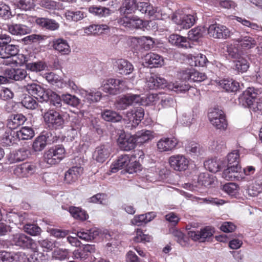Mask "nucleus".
<instances>
[{
    "instance_id": "f03ea898",
    "label": "nucleus",
    "mask_w": 262,
    "mask_h": 262,
    "mask_svg": "<svg viewBox=\"0 0 262 262\" xmlns=\"http://www.w3.org/2000/svg\"><path fill=\"white\" fill-rule=\"evenodd\" d=\"M11 41V38L9 35L6 34L0 35V58L10 59L5 63L7 65L13 62L11 58L17 55L19 52L18 46L9 44Z\"/></svg>"
},
{
    "instance_id": "338daca9",
    "label": "nucleus",
    "mask_w": 262,
    "mask_h": 262,
    "mask_svg": "<svg viewBox=\"0 0 262 262\" xmlns=\"http://www.w3.org/2000/svg\"><path fill=\"white\" fill-rule=\"evenodd\" d=\"M138 42L142 44L143 48L145 50H149L153 47L155 43L152 38L147 36L141 37Z\"/></svg>"
},
{
    "instance_id": "4c0bfd02",
    "label": "nucleus",
    "mask_w": 262,
    "mask_h": 262,
    "mask_svg": "<svg viewBox=\"0 0 262 262\" xmlns=\"http://www.w3.org/2000/svg\"><path fill=\"white\" fill-rule=\"evenodd\" d=\"M69 211L75 219L81 221H85L89 217L86 212L79 207L71 206L69 208Z\"/></svg>"
},
{
    "instance_id": "3c124183",
    "label": "nucleus",
    "mask_w": 262,
    "mask_h": 262,
    "mask_svg": "<svg viewBox=\"0 0 262 262\" xmlns=\"http://www.w3.org/2000/svg\"><path fill=\"white\" fill-rule=\"evenodd\" d=\"M191 66H199V67H204L206 63L208 62V60L205 55L199 53L195 54L191 57Z\"/></svg>"
},
{
    "instance_id": "4468645a",
    "label": "nucleus",
    "mask_w": 262,
    "mask_h": 262,
    "mask_svg": "<svg viewBox=\"0 0 262 262\" xmlns=\"http://www.w3.org/2000/svg\"><path fill=\"white\" fill-rule=\"evenodd\" d=\"M117 143L119 147L123 150L129 151L135 148V141L133 136L126 134L124 130H119L117 133Z\"/></svg>"
},
{
    "instance_id": "9d476101",
    "label": "nucleus",
    "mask_w": 262,
    "mask_h": 262,
    "mask_svg": "<svg viewBox=\"0 0 262 262\" xmlns=\"http://www.w3.org/2000/svg\"><path fill=\"white\" fill-rule=\"evenodd\" d=\"M65 153L66 150L62 145L55 146L45 153V161L51 165L57 164L64 158Z\"/></svg>"
},
{
    "instance_id": "79ce46f5",
    "label": "nucleus",
    "mask_w": 262,
    "mask_h": 262,
    "mask_svg": "<svg viewBox=\"0 0 262 262\" xmlns=\"http://www.w3.org/2000/svg\"><path fill=\"white\" fill-rule=\"evenodd\" d=\"M222 163L221 161L217 159H210L206 161L204 163V165L210 171L215 173L225 166Z\"/></svg>"
},
{
    "instance_id": "39448f33",
    "label": "nucleus",
    "mask_w": 262,
    "mask_h": 262,
    "mask_svg": "<svg viewBox=\"0 0 262 262\" xmlns=\"http://www.w3.org/2000/svg\"><path fill=\"white\" fill-rule=\"evenodd\" d=\"M127 86L126 81L123 79L110 78L103 81L102 90L115 95L124 91Z\"/></svg>"
},
{
    "instance_id": "423d86ee",
    "label": "nucleus",
    "mask_w": 262,
    "mask_h": 262,
    "mask_svg": "<svg viewBox=\"0 0 262 262\" xmlns=\"http://www.w3.org/2000/svg\"><path fill=\"white\" fill-rule=\"evenodd\" d=\"M27 19L26 15H18L17 20L18 23H12L7 25V30L12 35H24L31 32V29L24 24V19Z\"/></svg>"
},
{
    "instance_id": "bb28decb",
    "label": "nucleus",
    "mask_w": 262,
    "mask_h": 262,
    "mask_svg": "<svg viewBox=\"0 0 262 262\" xmlns=\"http://www.w3.org/2000/svg\"><path fill=\"white\" fill-rule=\"evenodd\" d=\"M5 74L7 78L15 81L22 80L27 76V71L23 69H7L5 71Z\"/></svg>"
},
{
    "instance_id": "cd10ccee",
    "label": "nucleus",
    "mask_w": 262,
    "mask_h": 262,
    "mask_svg": "<svg viewBox=\"0 0 262 262\" xmlns=\"http://www.w3.org/2000/svg\"><path fill=\"white\" fill-rule=\"evenodd\" d=\"M83 172L80 166H74L70 168L64 174V181L68 184L75 182Z\"/></svg>"
},
{
    "instance_id": "774afa93",
    "label": "nucleus",
    "mask_w": 262,
    "mask_h": 262,
    "mask_svg": "<svg viewBox=\"0 0 262 262\" xmlns=\"http://www.w3.org/2000/svg\"><path fill=\"white\" fill-rule=\"evenodd\" d=\"M28 69L33 72H40L45 70L47 67L46 64L42 61L32 62L27 64Z\"/></svg>"
},
{
    "instance_id": "6ab92c4d",
    "label": "nucleus",
    "mask_w": 262,
    "mask_h": 262,
    "mask_svg": "<svg viewBox=\"0 0 262 262\" xmlns=\"http://www.w3.org/2000/svg\"><path fill=\"white\" fill-rule=\"evenodd\" d=\"M110 155L108 144H102L97 146L93 154V158L99 163L104 162Z\"/></svg>"
},
{
    "instance_id": "49530a36",
    "label": "nucleus",
    "mask_w": 262,
    "mask_h": 262,
    "mask_svg": "<svg viewBox=\"0 0 262 262\" xmlns=\"http://www.w3.org/2000/svg\"><path fill=\"white\" fill-rule=\"evenodd\" d=\"M234 62V69L238 72H245L249 68V63L246 59L242 57L235 60Z\"/></svg>"
},
{
    "instance_id": "58836bf2",
    "label": "nucleus",
    "mask_w": 262,
    "mask_h": 262,
    "mask_svg": "<svg viewBox=\"0 0 262 262\" xmlns=\"http://www.w3.org/2000/svg\"><path fill=\"white\" fill-rule=\"evenodd\" d=\"M19 141L17 134L14 130H12L10 133H6L3 136L2 143L4 146H10Z\"/></svg>"
},
{
    "instance_id": "e2e57ef3",
    "label": "nucleus",
    "mask_w": 262,
    "mask_h": 262,
    "mask_svg": "<svg viewBox=\"0 0 262 262\" xmlns=\"http://www.w3.org/2000/svg\"><path fill=\"white\" fill-rule=\"evenodd\" d=\"M151 239L150 236L143 234L141 229H137L136 235L134 237L133 240L136 243L142 242L145 243L150 242Z\"/></svg>"
},
{
    "instance_id": "c9c22d12",
    "label": "nucleus",
    "mask_w": 262,
    "mask_h": 262,
    "mask_svg": "<svg viewBox=\"0 0 262 262\" xmlns=\"http://www.w3.org/2000/svg\"><path fill=\"white\" fill-rule=\"evenodd\" d=\"M133 136L135 138V144H142L152 138L151 132L148 130L138 132Z\"/></svg>"
},
{
    "instance_id": "13d9d810",
    "label": "nucleus",
    "mask_w": 262,
    "mask_h": 262,
    "mask_svg": "<svg viewBox=\"0 0 262 262\" xmlns=\"http://www.w3.org/2000/svg\"><path fill=\"white\" fill-rule=\"evenodd\" d=\"M28 215L26 213H14L12 216V221L16 225H26L28 223Z\"/></svg>"
},
{
    "instance_id": "052dcab7",
    "label": "nucleus",
    "mask_w": 262,
    "mask_h": 262,
    "mask_svg": "<svg viewBox=\"0 0 262 262\" xmlns=\"http://www.w3.org/2000/svg\"><path fill=\"white\" fill-rule=\"evenodd\" d=\"M89 12L96 15L105 16L110 13V10L105 7H91L89 8Z\"/></svg>"
},
{
    "instance_id": "864d4df0",
    "label": "nucleus",
    "mask_w": 262,
    "mask_h": 262,
    "mask_svg": "<svg viewBox=\"0 0 262 262\" xmlns=\"http://www.w3.org/2000/svg\"><path fill=\"white\" fill-rule=\"evenodd\" d=\"M239 151L238 150H234L230 152L227 157V165L226 166L234 165L235 166H239Z\"/></svg>"
},
{
    "instance_id": "a211bd4d",
    "label": "nucleus",
    "mask_w": 262,
    "mask_h": 262,
    "mask_svg": "<svg viewBox=\"0 0 262 262\" xmlns=\"http://www.w3.org/2000/svg\"><path fill=\"white\" fill-rule=\"evenodd\" d=\"M37 170L36 166L34 164L24 163L15 168V174L19 177L27 178L35 173Z\"/></svg>"
},
{
    "instance_id": "c03bdc74",
    "label": "nucleus",
    "mask_w": 262,
    "mask_h": 262,
    "mask_svg": "<svg viewBox=\"0 0 262 262\" xmlns=\"http://www.w3.org/2000/svg\"><path fill=\"white\" fill-rule=\"evenodd\" d=\"M47 138L45 135H40L34 140L32 148L35 151L42 150L47 145Z\"/></svg>"
},
{
    "instance_id": "7c9ffc66",
    "label": "nucleus",
    "mask_w": 262,
    "mask_h": 262,
    "mask_svg": "<svg viewBox=\"0 0 262 262\" xmlns=\"http://www.w3.org/2000/svg\"><path fill=\"white\" fill-rule=\"evenodd\" d=\"M145 62L150 68H155L162 66L164 60L162 56L154 53H149L145 56Z\"/></svg>"
},
{
    "instance_id": "1a4fd4ad",
    "label": "nucleus",
    "mask_w": 262,
    "mask_h": 262,
    "mask_svg": "<svg viewBox=\"0 0 262 262\" xmlns=\"http://www.w3.org/2000/svg\"><path fill=\"white\" fill-rule=\"evenodd\" d=\"M141 104L142 98L137 94H127L121 96L116 102L115 106L118 110H125L135 104Z\"/></svg>"
},
{
    "instance_id": "0eeeda50",
    "label": "nucleus",
    "mask_w": 262,
    "mask_h": 262,
    "mask_svg": "<svg viewBox=\"0 0 262 262\" xmlns=\"http://www.w3.org/2000/svg\"><path fill=\"white\" fill-rule=\"evenodd\" d=\"M171 20L181 29H188L195 22V17L190 14H185L181 11H177L172 14Z\"/></svg>"
},
{
    "instance_id": "a878e982",
    "label": "nucleus",
    "mask_w": 262,
    "mask_h": 262,
    "mask_svg": "<svg viewBox=\"0 0 262 262\" xmlns=\"http://www.w3.org/2000/svg\"><path fill=\"white\" fill-rule=\"evenodd\" d=\"M80 94L84 98V100L89 103L98 102L102 97L100 92L94 90H81L80 91Z\"/></svg>"
},
{
    "instance_id": "6e6552de",
    "label": "nucleus",
    "mask_w": 262,
    "mask_h": 262,
    "mask_svg": "<svg viewBox=\"0 0 262 262\" xmlns=\"http://www.w3.org/2000/svg\"><path fill=\"white\" fill-rule=\"evenodd\" d=\"M144 115V111L142 107L127 112L123 119L126 124V127L129 129L135 128L143 118Z\"/></svg>"
},
{
    "instance_id": "37998d69",
    "label": "nucleus",
    "mask_w": 262,
    "mask_h": 262,
    "mask_svg": "<svg viewBox=\"0 0 262 262\" xmlns=\"http://www.w3.org/2000/svg\"><path fill=\"white\" fill-rule=\"evenodd\" d=\"M19 140H29L34 136L33 129L30 127H22L19 130L15 131Z\"/></svg>"
},
{
    "instance_id": "69168bd1",
    "label": "nucleus",
    "mask_w": 262,
    "mask_h": 262,
    "mask_svg": "<svg viewBox=\"0 0 262 262\" xmlns=\"http://www.w3.org/2000/svg\"><path fill=\"white\" fill-rule=\"evenodd\" d=\"M11 15V12L9 6L0 2V17L7 19L10 17Z\"/></svg>"
},
{
    "instance_id": "09e8293b",
    "label": "nucleus",
    "mask_w": 262,
    "mask_h": 262,
    "mask_svg": "<svg viewBox=\"0 0 262 262\" xmlns=\"http://www.w3.org/2000/svg\"><path fill=\"white\" fill-rule=\"evenodd\" d=\"M23 106L27 109L34 110L38 107H40L36 100L30 95H26L21 101Z\"/></svg>"
},
{
    "instance_id": "e433bc0d",
    "label": "nucleus",
    "mask_w": 262,
    "mask_h": 262,
    "mask_svg": "<svg viewBox=\"0 0 262 262\" xmlns=\"http://www.w3.org/2000/svg\"><path fill=\"white\" fill-rule=\"evenodd\" d=\"M102 118L106 121L119 122L122 117L116 112L111 110H104L101 113Z\"/></svg>"
},
{
    "instance_id": "de8ad7c7",
    "label": "nucleus",
    "mask_w": 262,
    "mask_h": 262,
    "mask_svg": "<svg viewBox=\"0 0 262 262\" xmlns=\"http://www.w3.org/2000/svg\"><path fill=\"white\" fill-rule=\"evenodd\" d=\"M236 41L240 43L242 47L247 49L252 48L256 45L255 39L250 36L241 37Z\"/></svg>"
},
{
    "instance_id": "6e6d98bb",
    "label": "nucleus",
    "mask_w": 262,
    "mask_h": 262,
    "mask_svg": "<svg viewBox=\"0 0 262 262\" xmlns=\"http://www.w3.org/2000/svg\"><path fill=\"white\" fill-rule=\"evenodd\" d=\"M149 16H154L157 19H162L160 15H162V10L158 7H154L149 3H148V7L145 10V13Z\"/></svg>"
},
{
    "instance_id": "680f3d73",
    "label": "nucleus",
    "mask_w": 262,
    "mask_h": 262,
    "mask_svg": "<svg viewBox=\"0 0 262 262\" xmlns=\"http://www.w3.org/2000/svg\"><path fill=\"white\" fill-rule=\"evenodd\" d=\"M46 79L51 84L57 86H61L62 82L59 76L54 73H47L46 75Z\"/></svg>"
},
{
    "instance_id": "ea45409f",
    "label": "nucleus",
    "mask_w": 262,
    "mask_h": 262,
    "mask_svg": "<svg viewBox=\"0 0 262 262\" xmlns=\"http://www.w3.org/2000/svg\"><path fill=\"white\" fill-rule=\"evenodd\" d=\"M136 10V0H125L119 8L122 14H130Z\"/></svg>"
},
{
    "instance_id": "473e14b6",
    "label": "nucleus",
    "mask_w": 262,
    "mask_h": 262,
    "mask_svg": "<svg viewBox=\"0 0 262 262\" xmlns=\"http://www.w3.org/2000/svg\"><path fill=\"white\" fill-rule=\"evenodd\" d=\"M36 22L41 27L51 31L57 30L59 27V24L56 21L48 18H38L36 19Z\"/></svg>"
},
{
    "instance_id": "5fc2aeb1",
    "label": "nucleus",
    "mask_w": 262,
    "mask_h": 262,
    "mask_svg": "<svg viewBox=\"0 0 262 262\" xmlns=\"http://www.w3.org/2000/svg\"><path fill=\"white\" fill-rule=\"evenodd\" d=\"M24 231L32 236H37L40 234L41 229L36 224H29L24 226Z\"/></svg>"
},
{
    "instance_id": "c756f323",
    "label": "nucleus",
    "mask_w": 262,
    "mask_h": 262,
    "mask_svg": "<svg viewBox=\"0 0 262 262\" xmlns=\"http://www.w3.org/2000/svg\"><path fill=\"white\" fill-rule=\"evenodd\" d=\"M168 40L172 45L180 48H187L190 47L188 39L177 34H171L168 37Z\"/></svg>"
},
{
    "instance_id": "f257e3e1",
    "label": "nucleus",
    "mask_w": 262,
    "mask_h": 262,
    "mask_svg": "<svg viewBox=\"0 0 262 262\" xmlns=\"http://www.w3.org/2000/svg\"><path fill=\"white\" fill-rule=\"evenodd\" d=\"M146 85L150 90L158 88L163 89L167 86L169 90L173 91L177 93H185L189 90H194L193 88L190 89L188 84L182 82L177 81L174 83H170L167 85L166 80L157 75L149 77L146 82Z\"/></svg>"
},
{
    "instance_id": "0e129e2a",
    "label": "nucleus",
    "mask_w": 262,
    "mask_h": 262,
    "mask_svg": "<svg viewBox=\"0 0 262 262\" xmlns=\"http://www.w3.org/2000/svg\"><path fill=\"white\" fill-rule=\"evenodd\" d=\"M223 190L231 196L237 193V186L234 183H229L223 186Z\"/></svg>"
},
{
    "instance_id": "c85d7f7f",
    "label": "nucleus",
    "mask_w": 262,
    "mask_h": 262,
    "mask_svg": "<svg viewBox=\"0 0 262 262\" xmlns=\"http://www.w3.org/2000/svg\"><path fill=\"white\" fill-rule=\"evenodd\" d=\"M29 151L22 148L10 153L8 156V160L11 163L19 162L25 160L29 155Z\"/></svg>"
},
{
    "instance_id": "412c9836",
    "label": "nucleus",
    "mask_w": 262,
    "mask_h": 262,
    "mask_svg": "<svg viewBox=\"0 0 262 262\" xmlns=\"http://www.w3.org/2000/svg\"><path fill=\"white\" fill-rule=\"evenodd\" d=\"M227 168L224 170L222 177L228 181L239 180L241 178V167L234 165L226 166Z\"/></svg>"
},
{
    "instance_id": "9b49d317",
    "label": "nucleus",
    "mask_w": 262,
    "mask_h": 262,
    "mask_svg": "<svg viewBox=\"0 0 262 262\" xmlns=\"http://www.w3.org/2000/svg\"><path fill=\"white\" fill-rule=\"evenodd\" d=\"M24 89L30 96L36 99L39 100L42 103L43 101H47V99L48 98V90L45 89L37 83L31 82L28 83L26 85L24 86Z\"/></svg>"
},
{
    "instance_id": "a19ab883",
    "label": "nucleus",
    "mask_w": 262,
    "mask_h": 262,
    "mask_svg": "<svg viewBox=\"0 0 262 262\" xmlns=\"http://www.w3.org/2000/svg\"><path fill=\"white\" fill-rule=\"evenodd\" d=\"M47 93L49 94L48 95V98L47 99V101H43V102H45V103L47 104V102L50 101V103L55 106L56 108H61L62 102H63L61 99L62 95L59 96L50 90H47Z\"/></svg>"
},
{
    "instance_id": "f704fd0d",
    "label": "nucleus",
    "mask_w": 262,
    "mask_h": 262,
    "mask_svg": "<svg viewBox=\"0 0 262 262\" xmlns=\"http://www.w3.org/2000/svg\"><path fill=\"white\" fill-rule=\"evenodd\" d=\"M130 160H132V158H130L129 156L125 155L119 157L118 160L111 166V172H116L119 169L126 168L129 163Z\"/></svg>"
},
{
    "instance_id": "393cba45",
    "label": "nucleus",
    "mask_w": 262,
    "mask_h": 262,
    "mask_svg": "<svg viewBox=\"0 0 262 262\" xmlns=\"http://www.w3.org/2000/svg\"><path fill=\"white\" fill-rule=\"evenodd\" d=\"M52 47L61 55H68L71 52V48L67 40L61 38L54 39Z\"/></svg>"
},
{
    "instance_id": "4d7b16f0",
    "label": "nucleus",
    "mask_w": 262,
    "mask_h": 262,
    "mask_svg": "<svg viewBox=\"0 0 262 262\" xmlns=\"http://www.w3.org/2000/svg\"><path fill=\"white\" fill-rule=\"evenodd\" d=\"M198 183L200 185L208 187L213 183V179L208 173H202L198 177Z\"/></svg>"
},
{
    "instance_id": "f3484780",
    "label": "nucleus",
    "mask_w": 262,
    "mask_h": 262,
    "mask_svg": "<svg viewBox=\"0 0 262 262\" xmlns=\"http://www.w3.org/2000/svg\"><path fill=\"white\" fill-rule=\"evenodd\" d=\"M169 163L174 170L182 171L187 169L189 161L184 156L178 155L171 156L169 159Z\"/></svg>"
},
{
    "instance_id": "4be33fe9",
    "label": "nucleus",
    "mask_w": 262,
    "mask_h": 262,
    "mask_svg": "<svg viewBox=\"0 0 262 262\" xmlns=\"http://www.w3.org/2000/svg\"><path fill=\"white\" fill-rule=\"evenodd\" d=\"M114 66L116 71L122 75H129L134 70L133 65L130 62L123 59L116 61Z\"/></svg>"
},
{
    "instance_id": "72a5a7b5",
    "label": "nucleus",
    "mask_w": 262,
    "mask_h": 262,
    "mask_svg": "<svg viewBox=\"0 0 262 262\" xmlns=\"http://www.w3.org/2000/svg\"><path fill=\"white\" fill-rule=\"evenodd\" d=\"M99 233L98 229L92 228L85 231H78L75 234L80 239L88 242L95 239L99 235Z\"/></svg>"
},
{
    "instance_id": "2eb2a0df",
    "label": "nucleus",
    "mask_w": 262,
    "mask_h": 262,
    "mask_svg": "<svg viewBox=\"0 0 262 262\" xmlns=\"http://www.w3.org/2000/svg\"><path fill=\"white\" fill-rule=\"evenodd\" d=\"M258 91L253 88H249L238 98L239 103L245 107H251L255 102Z\"/></svg>"
},
{
    "instance_id": "8fccbe9b",
    "label": "nucleus",
    "mask_w": 262,
    "mask_h": 262,
    "mask_svg": "<svg viewBox=\"0 0 262 262\" xmlns=\"http://www.w3.org/2000/svg\"><path fill=\"white\" fill-rule=\"evenodd\" d=\"M61 99L63 103L73 107H77L80 103L78 98L70 94H62Z\"/></svg>"
},
{
    "instance_id": "b1692460",
    "label": "nucleus",
    "mask_w": 262,
    "mask_h": 262,
    "mask_svg": "<svg viewBox=\"0 0 262 262\" xmlns=\"http://www.w3.org/2000/svg\"><path fill=\"white\" fill-rule=\"evenodd\" d=\"M26 121V117L22 114H11L7 120V126L12 129H15L23 125Z\"/></svg>"
},
{
    "instance_id": "a18cd8bd",
    "label": "nucleus",
    "mask_w": 262,
    "mask_h": 262,
    "mask_svg": "<svg viewBox=\"0 0 262 262\" xmlns=\"http://www.w3.org/2000/svg\"><path fill=\"white\" fill-rule=\"evenodd\" d=\"M185 151L190 154L199 155L201 154L200 145L194 141H187L185 144Z\"/></svg>"
},
{
    "instance_id": "f8f14e48",
    "label": "nucleus",
    "mask_w": 262,
    "mask_h": 262,
    "mask_svg": "<svg viewBox=\"0 0 262 262\" xmlns=\"http://www.w3.org/2000/svg\"><path fill=\"white\" fill-rule=\"evenodd\" d=\"M211 123L216 128L225 130L227 127V121L224 112L219 108H213L208 114Z\"/></svg>"
},
{
    "instance_id": "ddd939ff",
    "label": "nucleus",
    "mask_w": 262,
    "mask_h": 262,
    "mask_svg": "<svg viewBox=\"0 0 262 262\" xmlns=\"http://www.w3.org/2000/svg\"><path fill=\"white\" fill-rule=\"evenodd\" d=\"M208 23L210 24L208 29V33L210 36L215 38H227L230 36V30L225 26L216 24L211 19Z\"/></svg>"
},
{
    "instance_id": "603ef678",
    "label": "nucleus",
    "mask_w": 262,
    "mask_h": 262,
    "mask_svg": "<svg viewBox=\"0 0 262 262\" xmlns=\"http://www.w3.org/2000/svg\"><path fill=\"white\" fill-rule=\"evenodd\" d=\"M261 192L262 179H257L255 180L251 187L248 189V193L251 196H255Z\"/></svg>"
},
{
    "instance_id": "5701e85b",
    "label": "nucleus",
    "mask_w": 262,
    "mask_h": 262,
    "mask_svg": "<svg viewBox=\"0 0 262 262\" xmlns=\"http://www.w3.org/2000/svg\"><path fill=\"white\" fill-rule=\"evenodd\" d=\"M177 144L175 138H163L158 141L157 146L160 152L168 151L173 149Z\"/></svg>"
},
{
    "instance_id": "bf43d9fd",
    "label": "nucleus",
    "mask_w": 262,
    "mask_h": 262,
    "mask_svg": "<svg viewBox=\"0 0 262 262\" xmlns=\"http://www.w3.org/2000/svg\"><path fill=\"white\" fill-rule=\"evenodd\" d=\"M211 149L217 151H220L225 149L226 144L224 139L222 138H216L212 141L210 144Z\"/></svg>"
},
{
    "instance_id": "20e7f679",
    "label": "nucleus",
    "mask_w": 262,
    "mask_h": 262,
    "mask_svg": "<svg viewBox=\"0 0 262 262\" xmlns=\"http://www.w3.org/2000/svg\"><path fill=\"white\" fill-rule=\"evenodd\" d=\"M44 119L49 126L54 129H61L64 127L66 121V115L62 112L50 110L46 112L44 110Z\"/></svg>"
},
{
    "instance_id": "7ed1b4c3",
    "label": "nucleus",
    "mask_w": 262,
    "mask_h": 262,
    "mask_svg": "<svg viewBox=\"0 0 262 262\" xmlns=\"http://www.w3.org/2000/svg\"><path fill=\"white\" fill-rule=\"evenodd\" d=\"M9 242L11 245L21 249H33L36 247L35 241L31 237L21 232L11 234Z\"/></svg>"
},
{
    "instance_id": "dca6fc26",
    "label": "nucleus",
    "mask_w": 262,
    "mask_h": 262,
    "mask_svg": "<svg viewBox=\"0 0 262 262\" xmlns=\"http://www.w3.org/2000/svg\"><path fill=\"white\" fill-rule=\"evenodd\" d=\"M214 232L213 228L206 227L200 231L190 230L188 232V235L193 241H199L201 242L208 241L212 238Z\"/></svg>"
},
{
    "instance_id": "2f4dec72",
    "label": "nucleus",
    "mask_w": 262,
    "mask_h": 262,
    "mask_svg": "<svg viewBox=\"0 0 262 262\" xmlns=\"http://www.w3.org/2000/svg\"><path fill=\"white\" fill-rule=\"evenodd\" d=\"M219 85L228 92H236L238 90L239 84L232 79H224L219 82Z\"/></svg>"
},
{
    "instance_id": "aec40b11",
    "label": "nucleus",
    "mask_w": 262,
    "mask_h": 262,
    "mask_svg": "<svg viewBox=\"0 0 262 262\" xmlns=\"http://www.w3.org/2000/svg\"><path fill=\"white\" fill-rule=\"evenodd\" d=\"M122 24L125 27L131 29H143L146 27L147 21H143L136 16L129 17L125 16Z\"/></svg>"
}]
</instances>
